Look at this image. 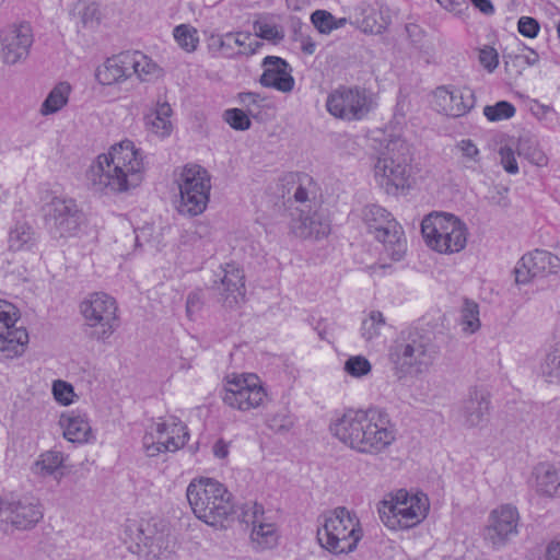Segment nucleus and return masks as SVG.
I'll return each mask as SVG.
<instances>
[{"label": "nucleus", "mask_w": 560, "mask_h": 560, "mask_svg": "<svg viewBox=\"0 0 560 560\" xmlns=\"http://www.w3.org/2000/svg\"><path fill=\"white\" fill-rule=\"evenodd\" d=\"M144 173L142 151L132 141L122 140L96 156L86 172V177L95 191L117 195L140 186Z\"/></svg>", "instance_id": "nucleus-1"}, {"label": "nucleus", "mask_w": 560, "mask_h": 560, "mask_svg": "<svg viewBox=\"0 0 560 560\" xmlns=\"http://www.w3.org/2000/svg\"><path fill=\"white\" fill-rule=\"evenodd\" d=\"M331 434L351 450L378 455L396 440L395 425L380 408L349 409L331 421Z\"/></svg>", "instance_id": "nucleus-2"}, {"label": "nucleus", "mask_w": 560, "mask_h": 560, "mask_svg": "<svg viewBox=\"0 0 560 560\" xmlns=\"http://www.w3.org/2000/svg\"><path fill=\"white\" fill-rule=\"evenodd\" d=\"M186 497L194 514L209 525H217L233 513L232 494L220 481L200 477L192 479Z\"/></svg>", "instance_id": "nucleus-3"}, {"label": "nucleus", "mask_w": 560, "mask_h": 560, "mask_svg": "<svg viewBox=\"0 0 560 560\" xmlns=\"http://www.w3.org/2000/svg\"><path fill=\"white\" fill-rule=\"evenodd\" d=\"M436 355L431 337L418 329L401 331L389 349V361L399 377L421 374L428 370Z\"/></svg>", "instance_id": "nucleus-4"}, {"label": "nucleus", "mask_w": 560, "mask_h": 560, "mask_svg": "<svg viewBox=\"0 0 560 560\" xmlns=\"http://www.w3.org/2000/svg\"><path fill=\"white\" fill-rule=\"evenodd\" d=\"M361 538L359 518L348 509L339 506L322 516L317 540L325 550L334 555L349 553Z\"/></svg>", "instance_id": "nucleus-5"}, {"label": "nucleus", "mask_w": 560, "mask_h": 560, "mask_svg": "<svg viewBox=\"0 0 560 560\" xmlns=\"http://www.w3.org/2000/svg\"><path fill=\"white\" fill-rule=\"evenodd\" d=\"M410 150L400 139H390L374 165V178L388 195H396L410 186Z\"/></svg>", "instance_id": "nucleus-6"}, {"label": "nucleus", "mask_w": 560, "mask_h": 560, "mask_svg": "<svg viewBox=\"0 0 560 560\" xmlns=\"http://www.w3.org/2000/svg\"><path fill=\"white\" fill-rule=\"evenodd\" d=\"M429 509L427 494L399 489L380 503L378 514L389 529H408L420 524L427 517Z\"/></svg>", "instance_id": "nucleus-7"}, {"label": "nucleus", "mask_w": 560, "mask_h": 560, "mask_svg": "<svg viewBox=\"0 0 560 560\" xmlns=\"http://www.w3.org/2000/svg\"><path fill=\"white\" fill-rule=\"evenodd\" d=\"M421 232L428 246L440 254L459 253L467 244L466 224L451 213L427 215L421 222Z\"/></svg>", "instance_id": "nucleus-8"}, {"label": "nucleus", "mask_w": 560, "mask_h": 560, "mask_svg": "<svg viewBox=\"0 0 560 560\" xmlns=\"http://www.w3.org/2000/svg\"><path fill=\"white\" fill-rule=\"evenodd\" d=\"M362 219L375 240L383 244L386 255L395 261L402 259L407 241L401 225L385 208L368 205L362 210Z\"/></svg>", "instance_id": "nucleus-9"}, {"label": "nucleus", "mask_w": 560, "mask_h": 560, "mask_svg": "<svg viewBox=\"0 0 560 560\" xmlns=\"http://www.w3.org/2000/svg\"><path fill=\"white\" fill-rule=\"evenodd\" d=\"M179 203L178 212L189 217L201 214L208 206L211 191L209 172L197 164L184 166L178 178Z\"/></svg>", "instance_id": "nucleus-10"}, {"label": "nucleus", "mask_w": 560, "mask_h": 560, "mask_svg": "<svg viewBox=\"0 0 560 560\" xmlns=\"http://www.w3.org/2000/svg\"><path fill=\"white\" fill-rule=\"evenodd\" d=\"M325 106L335 118L352 122L366 118L376 107V102L365 88L340 85L328 94Z\"/></svg>", "instance_id": "nucleus-11"}, {"label": "nucleus", "mask_w": 560, "mask_h": 560, "mask_svg": "<svg viewBox=\"0 0 560 560\" xmlns=\"http://www.w3.org/2000/svg\"><path fill=\"white\" fill-rule=\"evenodd\" d=\"M80 312L89 327L100 328L93 335L96 340L105 341L118 327V305L107 293H90L80 303Z\"/></svg>", "instance_id": "nucleus-12"}, {"label": "nucleus", "mask_w": 560, "mask_h": 560, "mask_svg": "<svg viewBox=\"0 0 560 560\" xmlns=\"http://www.w3.org/2000/svg\"><path fill=\"white\" fill-rule=\"evenodd\" d=\"M125 541L135 544L138 553L160 558L170 549L166 526L156 520L128 521L125 525Z\"/></svg>", "instance_id": "nucleus-13"}, {"label": "nucleus", "mask_w": 560, "mask_h": 560, "mask_svg": "<svg viewBox=\"0 0 560 560\" xmlns=\"http://www.w3.org/2000/svg\"><path fill=\"white\" fill-rule=\"evenodd\" d=\"M44 213L45 226L55 240L78 235L84 223V214L72 198L54 197Z\"/></svg>", "instance_id": "nucleus-14"}, {"label": "nucleus", "mask_w": 560, "mask_h": 560, "mask_svg": "<svg viewBox=\"0 0 560 560\" xmlns=\"http://www.w3.org/2000/svg\"><path fill=\"white\" fill-rule=\"evenodd\" d=\"M189 433L183 421L170 417L152 422L143 438L142 445L148 456H158L165 452H176L188 441Z\"/></svg>", "instance_id": "nucleus-15"}, {"label": "nucleus", "mask_w": 560, "mask_h": 560, "mask_svg": "<svg viewBox=\"0 0 560 560\" xmlns=\"http://www.w3.org/2000/svg\"><path fill=\"white\" fill-rule=\"evenodd\" d=\"M266 397V389L257 375L242 374L226 381L223 401L231 408L248 411L260 407Z\"/></svg>", "instance_id": "nucleus-16"}, {"label": "nucleus", "mask_w": 560, "mask_h": 560, "mask_svg": "<svg viewBox=\"0 0 560 560\" xmlns=\"http://www.w3.org/2000/svg\"><path fill=\"white\" fill-rule=\"evenodd\" d=\"M33 45V33L28 24L8 25L0 31V56L5 65L24 61Z\"/></svg>", "instance_id": "nucleus-17"}, {"label": "nucleus", "mask_w": 560, "mask_h": 560, "mask_svg": "<svg viewBox=\"0 0 560 560\" xmlns=\"http://www.w3.org/2000/svg\"><path fill=\"white\" fill-rule=\"evenodd\" d=\"M520 514L515 506L502 504L494 509L485 528V539L493 548H501L511 537L517 535Z\"/></svg>", "instance_id": "nucleus-18"}, {"label": "nucleus", "mask_w": 560, "mask_h": 560, "mask_svg": "<svg viewBox=\"0 0 560 560\" xmlns=\"http://www.w3.org/2000/svg\"><path fill=\"white\" fill-rule=\"evenodd\" d=\"M2 522L14 530L34 528L44 516L42 504L34 498H23L3 501L1 511Z\"/></svg>", "instance_id": "nucleus-19"}, {"label": "nucleus", "mask_w": 560, "mask_h": 560, "mask_svg": "<svg viewBox=\"0 0 560 560\" xmlns=\"http://www.w3.org/2000/svg\"><path fill=\"white\" fill-rule=\"evenodd\" d=\"M290 218L289 228L296 237L320 240L330 233L329 220L315 206L291 209Z\"/></svg>", "instance_id": "nucleus-20"}, {"label": "nucleus", "mask_w": 560, "mask_h": 560, "mask_svg": "<svg viewBox=\"0 0 560 560\" xmlns=\"http://www.w3.org/2000/svg\"><path fill=\"white\" fill-rule=\"evenodd\" d=\"M560 270V258L547 250L525 254L514 269L517 284H527L536 277H546Z\"/></svg>", "instance_id": "nucleus-21"}, {"label": "nucleus", "mask_w": 560, "mask_h": 560, "mask_svg": "<svg viewBox=\"0 0 560 560\" xmlns=\"http://www.w3.org/2000/svg\"><path fill=\"white\" fill-rule=\"evenodd\" d=\"M436 109L450 117H462L475 106V95L470 89L441 85L433 91Z\"/></svg>", "instance_id": "nucleus-22"}, {"label": "nucleus", "mask_w": 560, "mask_h": 560, "mask_svg": "<svg viewBox=\"0 0 560 560\" xmlns=\"http://www.w3.org/2000/svg\"><path fill=\"white\" fill-rule=\"evenodd\" d=\"M214 281L221 301L226 307H234L245 299V276L243 270L235 264L229 262L220 267L215 273Z\"/></svg>", "instance_id": "nucleus-23"}, {"label": "nucleus", "mask_w": 560, "mask_h": 560, "mask_svg": "<svg viewBox=\"0 0 560 560\" xmlns=\"http://www.w3.org/2000/svg\"><path fill=\"white\" fill-rule=\"evenodd\" d=\"M242 520L253 525L250 539L258 549H269L277 545L278 533L273 523L267 522L262 505L246 503L242 510Z\"/></svg>", "instance_id": "nucleus-24"}, {"label": "nucleus", "mask_w": 560, "mask_h": 560, "mask_svg": "<svg viewBox=\"0 0 560 560\" xmlns=\"http://www.w3.org/2000/svg\"><path fill=\"white\" fill-rule=\"evenodd\" d=\"M489 412V394L483 389L472 388L460 404L458 418L466 428H480L487 423Z\"/></svg>", "instance_id": "nucleus-25"}, {"label": "nucleus", "mask_w": 560, "mask_h": 560, "mask_svg": "<svg viewBox=\"0 0 560 560\" xmlns=\"http://www.w3.org/2000/svg\"><path fill=\"white\" fill-rule=\"evenodd\" d=\"M261 66L264 72L259 82L265 88H272L277 91L288 93L294 88V79L291 75L290 65L282 58L276 56H267L264 58Z\"/></svg>", "instance_id": "nucleus-26"}, {"label": "nucleus", "mask_w": 560, "mask_h": 560, "mask_svg": "<svg viewBox=\"0 0 560 560\" xmlns=\"http://www.w3.org/2000/svg\"><path fill=\"white\" fill-rule=\"evenodd\" d=\"M215 43L218 44L222 56L226 58L252 56L264 45L259 39L254 38L250 33L246 32L226 33L219 36L215 39Z\"/></svg>", "instance_id": "nucleus-27"}, {"label": "nucleus", "mask_w": 560, "mask_h": 560, "mask_svg": "<svg viewBox=\"0 0 560 560\" xmlns=\"http://www.w3.org/2000/svg\"><path fill=\"white\" fill-rule=\"evenodd\" d=\"M59 424L63 436L72 443H88L92 438V428L84 413L68 411L60 416Z\"/></svg>", "instance_id": "nucleus-28"}, {"label": "nucleus", "mask_w": 560, "mask_h": 560, "mask_svg": "<svg viewBox=\"0 0 560 560\" xmlns=\"http://www.w3.org/2000/svg\"><path fill=\"white\" fill-rule=\"evenodd\" d=\"M28 343V332L24 327L9 326L0 331V360L14 359L22 355Z\"/></svg>", "instance_id": "nucleus-29"}, {"label": "nucleus", "mask_w": 560, "mask_h": 560, "mask_svg": "<svg viewBox=\"0 0 560 560\" xmlns=\"http://www.w3.org/2000/svg\"><path fill=\"white\" fill-rule=\"evenodd\" d=\"M172 114L171 105L159 101L155 108L144 116L147 130L160 138L168 137L173 131Z\"/></svg>", "instance_id": "nucleus-30"}, {"label": "nucleus", "mask_w": 560, "mask_h": 560, "mask_svg": "<svg viewBox=\"0 0 560 560\" xmlns=\"http://www.w3.org/2000/svg\"><path fill=\"white\" fill-rule=\"evenodd\" d=\"M129 77L126 52L108 58L96 70V79L103 85H112L124 81Z\"/></svg>", "instance_id": "nucleus-31"}, {"label": "nucleus", "mask_w": 560, "mask_h": 560, "mask_svg": "<svg viewBox=\"0 0 560 560\" xmlns=\"http://www.w3.org/2000/svg\"><path fill=\"white\" fill-rule=\"evenodd\" d=\"M535 488L540 495L560 497V475L550 464H539L535 468Z\"/></svg>", "instance_id": "nucleus-32"}, {"label": "nucleus", "mask_w": 560, "mask_h": 560, "mask_svg": "<svg viewBox=\"0 0 560 560\" xmlns=\"http://www.w3.org/2000/svg\"><path fill=\"white\" fill-rule=\"evenodd\" d=\"M72 88L66 81L58 82L47 94L39 106V114L44 117L61 112L69 103Z\"/></svg>", "instance_id": "nucleus-33"}, {"label": "nucleus", "mask_w": 560, "mask_h": 560, "mask_svg": "<svg viewBox=\"0 0 560 560\" xmlns=\"http://www.w3.org/2000/svg\"><path fill=\"white\" fill-rule=\"evenodd\" d=\"M129 75L136 74L141 81H150L159 75V67L140 51H126Z\"/></svg>", "instance_id": "nucleus-34"}, {"label": "nucleus", "mask_w": 560, "mask_h": 560, "mask_svg": "<svg viewBox=\"0 0 560 560\" xmlns=\"http://www.w3.org/2000/svg\"><path fill=\"white\" fill-rule=\"evenodd\" d=\"M517 155L523 156L529 163L545 167L548 165V156L541 149L538 140L532 136H522L516 143Z\"/></svg>", "instance_id": "nucleus-35"}, {"label": "nucleus", "mask_w": 560, "mask_h": 560, "mask_svg": "<svg viewBox=\"0 0 560 560\" xmlns=\"http://www.w3.org/2000/svg\"><path fill=\"white\" fill-rule=\"evenodd\" d=\"M540 374L549 384H560V338L549 346L540 363Z\"/></svg>", "instance_id": "nucleus-36"}, {"label": "nucleus", "mask_w": 560, "mask_h": 560, "mask_svg": "<svg viewBox=\"0 0 560 560\" xmlns=\"http://www.w3.org/2000/svg\"><path fill=\"white\" fill-rule=\"evenodd\" d=\"M12 252L31 250L36 245L35 232L27 223H16L11 229L8 238Z\"/></svg>", "instance_id": "nucleus-37"}, {"label": "nucleus", "mask_w": 560, "mask_h": 560, "mask_svg": "<svg viewBox=\"0 0 560 560\" xmlns=\"http://www.w3.org/2000/svg\"><path fill=\"white\" fill-rule=\"evenodd\" d=\"M63 454L59 451L50 450L39 455L34 463L33 472L46 477L55 474L63 464Z\"/></svg>", "instance_id": "nucleus-38"}, {"label": "nucleus", "mask_w": 560, "mask_h": 560, "mask_svg": "<svg viewBox=\"0 0 560 560\" xmlns=\"http://www.w3.org/2000/svg\"><path fill=\"white\" fill-rule=\"evenodd\" d=\"M459 325L463 332L475 334L480 328L479 306L476 302L465 300L460 308Z\"/></svg>", "instance_id": "nucleus-39"}, {"label": "nucleus", "mask_w": 560, "mask_h": 560, "mask_svg": "<svg viewBox=\"0 0 560 560\" xmlns=\"http://www.w3.org/2000/svg\"><path fill=\"white\" fill-rule=\"evenodd\" d=\"M289 177L292 182H295V179L299 182V186L295 188L293 194L294 200L300 203L298 208L306 209L308 207H313L310 197L312 195L313 198H315L314 191L310 189L314 186L313 179L306 175L301 177L298 174H291Z\"/></svg>", "instance_id": "nucleus-40"}, {"label": "nucleus", "mask_w": 560, "mask_h": 560, "mask_svg": "<svg viewBox=\"0 0 560 560\" xmlns=\"http://www.w3.org/2000/svg\"><path fill=\"white\" fill-rule=\"evenodd\" d=\"M173 35L180 48L188 52L196 50L199 37L195 27L187 24H180L174 28Z\"/></svg>", "instance_id": "nucleus-41"}, {"label": "nucleus", "mask_w": 560, "mask_h": 560, "mask_svg": "<svg viewBox=\"0 0 560 560\" xmlns=\"http://www.w3.org/2000/svg\"><path fill=\"white\" fill-rule=\"evenodd\" d=\"M385 318L380 311H372L361 324V336L366 341H373L381 335Z\"/></svg>", "instance_id": "nucleus-42"}, {"label": "nucleus", "mask_w": 560, "mask_h": 560, "mask_svg": "<svg viewBox=\"0 0 560 560\" xmlns=\"http://www.w3.org/2000/svg\"><path fill=\"white\" fill-rule=\"evenodd\" d=\"M343 371L353 378H362L371 373L372 364L363 355H352L346 360Z\"/></svg>", "instance_id": "nucleus-43"}, {"label": "nucleus", "mask_w": 560, "mask_h": 560, "mask_svg": "<svg viewBox=\"0 0 560 560\" xmlns=\"http://www.w3.org/2000/svg\"><path fill=\"white\" fill-rule=\"evenodd\" d=\"M515 107L506 101H500L494 105H487L483 108V115L489 121H500L510 119L515 115Z\"/></svg>", "instance_id": "nucleus-44"}, {"label": "nucleus", "mask_w": 560, "mask_h": 560, "mask_svg": "<svg viewBox=\"0 0 560 560\" xmlns=\"http://www.w3.org/2000/svg\"><path fill=\"white\" fill-rule=\"evenodd\" d=\"M255 36L254 38H261L269 42H280L283 39V32L273 23L267 21H256L253 24Z\"/></svg>", "instance_id": "nucleus-45"}, {"label": "nucleus", "mask_w": 560, "mask_h": 560, "mask_svg": "<svg viewBox=\"0 0 560 560\" xmlns=\"http://www.w3.org/2000/svg\"><path fill=\"white\" fill-rule=\"evenodd\" d=\"M387 24L388 22L382 16V11L377 12L370 9L365 11L361 21V28L364 33L380 34L386 28Z\"/></svg>", "instance_id": "nucleus-46"}, {"label": "nucleus", "mask_w": 560, "mask_h": 560, "mask_svg": "<svg viewBox=\"0 0 560 560\" xmlns=\"http://www.w3.org/2000/svg\"><path fill=\"white\" fill-rule=\"evenodd\" d=\"M249 114L240 108H229L223 113L224 121L234 130H247L250 128Z\"/></svg>", "instance_id": "nucleus-47"}, {"label": "nucleus", "mask_w": 560, "mask_h": 560, "mask_svg": "<svg viewBox=\"0 0 560 560\" xmlns=\"http://www.w3.org/2000/svg\"><path fill=\"white\" fill-rule=\"evenodd\" d=\"M52 395L55 399L63 406L72 404L75 396L73 386L61 380H57L52 383Z\"/></svg>", "instance_id": "nucleus-48"}, {"label": "nucleus", "mask_w": 560, "mask_h": 560, "mask_svg": "<svg viewBox=\"0 0 560 560\" xmlns=\"http://www.w3.org/2000/svg\"><path fill=\"white\" fill-rule=\"evenodd\" d=\"M311 22L320 34H329L334 31V15L326 10H316L311 14Z\"/></svg>", "instance_id": "nucleus-49"}, {"label": "nucleus", "mask_w": 560, "mask_h": 560, "mask_svg": "<svg viewBox=\"0 0 560 560\" xmlns=\"http://www.w3.org/2000/svg\"><path fill=\"white\" fill-rule=\"evenodd\" d=\"M238 102L246 109L247 114L255 116L262 107L265 97L258 93L244 92L238 94Z\"/></svg>", "instance_id": "nucleus-50"}, {"label": "nucleus", "mask_w": 560, "mask_h": 560, "mask_svg": "<svg viewBox=\"0 0 560 560\" xmlns=\"http://www.w3.org/2000/svg\"><path fill=\"white\" fill-rule=\"evenodd\" d=\"M515 150L511 145H502L499 150L500 164L509 174H517L520 168L516 160Z\"/></svg>", "instance_id": "nucleus-51"}, {"label": "nucleus", "mask_w": 560, "mask_h": 560, "mask_svg": "<svg viewBox=\"0 0 560 560\" xmlns=\"http://www.w3.org/2000/svg\"><path fill=\"white\" fill-rule=\"evenodd\" d=\"M16 308L13 304L0 300V331L9 329V326H13L18 322Z\"/></svg>", "instance_id": "nucleus-52"}, {"label": "nucleus", "mask_w": 560, "mask_h": 560, "mask_svg": "<svg viewBox=\"0 0 560 560\" xmlns=\"http://www.w3.org/2000/svg\"><path fill=\"white\" fill-rule=\"evenodd\" d=\"M479 61L489 72H492L499 65V55L493 47L485 46L479 51Z\"/></svg>", "instance_id": "nucleus-53"}, {"label": "nucleus", "mask_w": 560, "mask_h": 560, "mask_svg": "<svg viewBox=\"0 0 560 560\" xmlns=\"http://www.w3.org/2000/svg\"><path fill=\"white\" fill-rule=\"evenodd\" d=\"M518 32L528 38H534L538 35L539 23L530 16H522L517 22Z\"/></svg>", "instance_id": "nucleus-54"}, {"label": "nucleus", "mask_w": 560, "mask_h": 560, "mask_svg": "<svg viewBox=\"0 0 560 560\" xmlns=\"http://www.w3.org/2000/svg\"><path fill=\"white\" fill-rule=\"evenodd\" d=\"M457 145L465 158L474 162L479 161L480 151L470 139H463Z\"/></svg>", "instance_id": "nucleus-55"}, {"label": "nucleus", "mask_w": 560, "mask_h": 560, "mask_svg": "<svg viewBox=\"0 0 560 560\" xmlns=\"http://www.w3.org/2000/svg\"><path fill=\"white\" fill-rule=\"evenodd\" d=\"M268 425L275 431H288L292 422L284 415H276L268 419Z\"/></svg>", "instance_id": "nucleus-56"}, {"label": "nucleus", "mask_w": 560, "mask_h": 560, "mask_svg": "<svg viewBox=\"0 0 560 560\" xmlns=\"http://www.w3.org/2000/svg\"><path fill=\"white\" fill-rule=\"evenodd\" d=\"M201 307V299L198 292H191L187 296L186 301V312L187 315L191 318L195 313H197Z\"/></svg>", "instance_id": "nucleus-57"}, {"label": "nucleus", "mask_w": 560, "mask_h": 560, "mask_svg": "<svg viewBox=\"0 0 560 560\" xmlns=\"http://www.w3.org/2000/svg\"><path fill=\"white\" fill-rule=\"evenodd\" d=\"M207 226L203 224H196L192 230H187L186 235L184 237H187L185 240V243H195L196 240H200L207 232Z\"/></svg>", "instance_id": "nucleus-58"}, {"label": "nucleus", "mask_w": 560, "mask_h": 560, "mask_svg": "<svg viewBox=\"0 0 560 560\" xmlns=\"http://www.w3.org/2000/svg\"><path fill=\"white\" fill-rule=\"evenodd\" d=\"M212 451H213V455L217 457V458H220V459H224L228 457L229 455V444L223 441V440H218L213 447H212Z\"/></svg>", "instance_id": "nucleus-59"}, {"label": "nucleus", "mask_w": 560, "mask_h": 560, "mask_svg": "<svg viewBox=\"0 0 560 560\" xmlns=\"http://www.w3.org/2000/svg\"><path fill=\"white\" fill-rule=\"evenodd\" d=\"M546 560H560V538L548 545Z\"/></svg>", "instance_id": "nucleus-60"}, {"label": "nucleus", "mask_w": 560, "mask_h": 560, "mask_svg": "<svg viewBox=\"0 0 560 560\" xmlns=\"http://www.w3.org/2000/svg\"><path fill=\"white\" fill-rule=\"evenodd\" d=\"M470 2L483 14L491 15L494 13V7L490 0H470Z\"/></svg>", "instance_id": "nucleus-61"}, {"label": "nucleus", "mask_w": 560, "mask_h": 560, "mask_svg": "<svg viewBox=\"0 0 560 560\" xmlns=\"http://www.w3.org/2000/svg\"><path fill=\"white\" fill-rule=\"evenodd\" d=\"M514 59L517 61H523L528 66H534L538 62L539 56L535 50L530 49L528 55H517L514 57Z\"/></svg>", "instance_id": "nucleus-62"}, {"label": "nucleus", "mask_w": 560, "mask_h": 560, "mask_svg": "<svg viewBox=\"0 0 560 560\" xmlns=\"http://www.w3.org/2000/svg\"><path fill=\"white\" fill-rule=\"evenodd\" d=\"M301 48H302L303 52H305L307 55H313L316 49V44L310 36L302 37L301 38Z\"/></svg>", "instance_id": "nucleus-63"}, {"label": "nucleus", "mask_w": 560, "mask_h": 560, "mask_svg": "<svg viewBox=\"0 0 560 560\" xmlns=\"http://www.w3.org/2000/svg\"><path fill=\"white\" fill-rule=\"evenodd\" d=\"M442 7L448 11H453L459 5L460 0H436Z\"/></svg>", "instance_id": "nucleus-64"}]
</instances>
